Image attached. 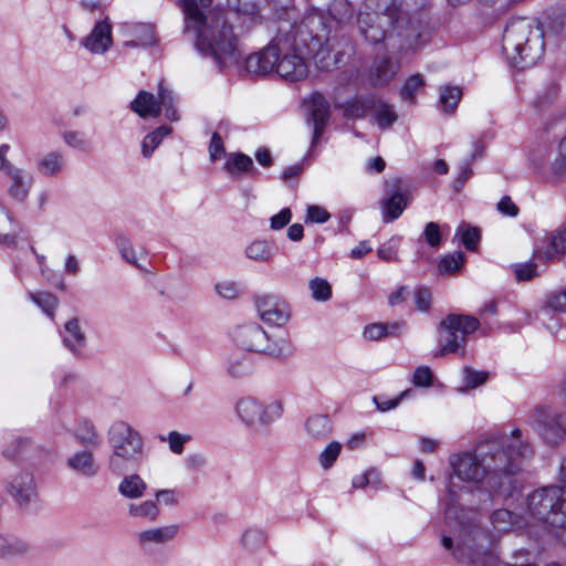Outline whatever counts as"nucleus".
Here are the masks:
<instances>
[{"instance_id": "1", "label": "nucleus", "mask_w": 566, "mask_h": 566, "mask_svg": "<svg viewBox=\"0 0 566 566\" xmlns=\"http://www.w3.org/2000/svg\"><path fill=\"white\" fill-rule=\"evenodd\" d=\"M533 454L532 444L522 439L520 429H514L509 436L479 443L473 452L451 457L450 464L461 481L506 497L517 488L522 462Z\"/></svg>"}, {"instance_id": "2", "label": "nucleus", "mask_w": 566, "mask_h": 566, "mask_svg": "<svg viewBox=\"0 0 566 566\" xmlns=\"http://www.w3.org/2000/svg\"><path fill=\"white\" fill-rule=\"evenodd\" d=\"M212 0H184L185 31L196 36V48L211 57L219 69L237 65L241 60L232 27L221 10L208 9Z\"/></svg>"}, {"instance_id": "3", "label": "nucleus", "mask_w": 566, "mask_h": 566, "mask_svg": "<svg viewBox=\"0 0 566 566\" xmlns=\"http://www.w3.org/2000/svg\"><path fill=\"white\" fill-rule=\"evenodd\" d=\"M543 31L526 18L512 19L504 28L502 50L517 69L536 64L544 52Z\"/></svg>"}, {"instance_id": "4", "label": "nucleus", "mask_w": 566, "mask_h": 566, "mask_svg": "<svg viewBox=\"0 0 566 566\" xmlns=\"http://www.w3.org/2000/svg\"><path fill=\"white\" fill-rule=\"evenodd\" d=\"M525 525H566V489L547 486L535 490L526 499Z\"/></svg>"}, {"instance_id": "5", "label": "nucleus", "mask_w": 566, "mask_h": 566, "mask_svg": "<svg viewBox=\"0 0 566 566\" xmlns=\"http://www.w3.org/2000/svg\"><path fill=\"white\" fill-rule=\"evenodd\" d=\"M108 442L113 449L108 459L112 472L120 474L140 463L144 454L143 438L126 422H115L111 427Z\"/></svg>"}, {"instance_id": "6", "label": "nucleus", "mask_w": 566, "mask_h": 566, "mask_svg": "<svg viewBox=\"0 0 566 566\" xmlns=\"http://www.w3.org/2000/svg\"><path fill=\"white\" fill-rule=\"evenodd\" d=\"M441 542L458 562L465 564L481 562L491 547L490 536L484 531L475 524L463 522L454 538L444 535Z\"/></svg>"}, {"instance_id": "7", "label": "nucleus", "mask_w": 566, "mask_h": 566, "mask_svg": "<svg viewBox=\"0 0 566 566\" xmlns=\"http://www.w3.org/2000/svg\"><path fill=\"white\" fill-rule=\"evenodd\" d=\"M480 326L476 317L470 315L449 314L439 329L440 353L442 355L463 349L467 336Z\"/></svg>"}, {"instance_id": "8", "label": "nucleus", "mask_w": 566, "mask_h": 566, "mask_svg": "<svg viewBox=\"0 0 566 566\" xmlns=\"http://www.w3.org/2000/svg\"><path fill=\"white\" fill-rule=\"evenodd\" d=\"M239 418L255 430L266 429L283 413V405L279 399L262 401L255 397L247 396L237 403Z\"/></svg>"}, {"instance_id": "9", "label": "nucleus", "mask_w": 566, "mask_h": 566, "mask_svg": "<svg viewBox=\"0 0 566 566\" xmlns=\"http://www.w3.org/2000/svg\"><path fill=\"white\" fill-rule=\"evenodd\" d=\"M234 342L244 350L255 353H268L274 356H289L293 353L291 343L286 339H282V346L275 348L269 343V337L264 329L255 324H247L239 326L233 332Z\"/></svg>"}, {"instance_id": "10", "label": "nucleus", "mask_w": 566, "mask_h": 566, "mask_svg": "<svg viewBox=\"0 0 566 566\" xmlns=\"http://www.w3.org/2000/svg\"><path fill=\"white\" fill-rule=\"evenodd\" d=\"M534 417L536 429L547 444L556 446L566 440V412L537 406Z\"/></svg>"}, {"instance_id": "11", "label": "nucleus", "mask_w": 566, "mask_h": 566, "mask_svg": "<svg viewBox=\"0 0 566 566\" xmlns=\"http://www.w3.org/2000/svg\"><path fill=\"white\" fill-rule=\"evenodd\" d=\"M283 46H286V39L274 38L265 48L250 54L245 60L248 72L259 75L276 72L277 60L283 52Z\"/></svg>"}, {"instance_id": "12", "label": "nucleus", "mask_w": 566, "mask_h": 566, "mask_svg": "<svg viewBox=\"0 0 566 566\" xmlns=\"http://www.w3.org/2000/svg\"><path fill=\"white\" fill-rule=\"evenodd\" d=\"M254 303L260 318L266 324L283 326L291 318V306L279 296L260 295Z\"/></svg>"}, {"instance_id": "13", "label": "nucleus", "mask_w": 566, "mask_h": 566, "mask_svg": "<svg viewBox=\"0 0 566 566\" xmlns=\"http://www.w3.org/2000/svg\"><path fill=\"white\" fill-rule=\"evenodd\" d=\"M276 73L290 82H297L305 78L308 74V65L305 57L286 39V46L279 56Z\"/></svg>"}, {"instance_id": "14", "label": "nucleus", "mask_w": 566, "mask_h": 566, "mask_svg": "<svg viewBox=\"0 0 566 566\" xmlns=\"http://www.w3.org/2000/svg\"><path fill=\"white\" fill-rule=\"evenodd\" d=\"M304 104L307 111L306 119L313 124L312 144L314 145L325 130L331 114V106L321 93L312 94L304 101Z\"/></svg>"}, {"instance_id": "15", "label": "nucleus", "mask_w": 566, "mask_h": 566, "mask_svg": "<svg viewBox=\"0 0 566 566\" xmlns=\"http://www.w3.org/2000/svg\"><path fill=\"white\" fill-rule=\"evenodd\" d=\"M4 489L20 506L25 505L35 495L33 474L25 470L18 471L6 481Z\"/></svg>"}, {"instance_id": "16", "label": "nucleus", "mask_w": 566, "mask_h": 566, "mask_svg": "<svg viewBox=\"0 0 566 566\" xmlns=\"http://www.w3.org/2000/svg\"><path fill=\"white\" fill-rule=\"evenodd\" d=\"M7 193L15 202L22 203L29 198L34 185V177L21 167L4 175Z\"/></svg>"}, {"instance_id": "17", "label": "nucleus", "mask_w": 566, "mask_h": 566, "mask_svg": "<svg viewBox=\"0 0 566 566\" xmlns=\"http://www.w3.org/2000/svg\"><path fill=\"white\" fill-rule=\"evenodd\" d=\"M545 245L538 247L534 255L543 261H553L566 253V224L546 234Z\"/></svg>"}, {"instance_id": "18", "label": "nucleus", "mask_w": 566, "mask_h": 566, "mask_svg": "<svg viewBox=\"0 0 566 566\" xmlns=\"http://www.w3.org/2000/svg\"><path fill=\"white\" fill-rule=\"evenodd\" d=\"M82 44L94 54L106 52L112 45V25L107 20L97 22Z\"/></svg>"}, {"instance_id": "19", "label": "nucleus", "mask_w": 566, "mask_h": 566, "mask_svg": "<svg viewBox=\"0 0 566 566\" xmlns=\"http://www.w3.org/2000/svg\"><path fill=\"white\" fill-rule=\"evenodd\" d=\"M66 465L85 478H93L99 471V467L95 462L93 453L87 450L76 452L69 457Z\"/></svg>"}, {"instance_id": "20", "label": "nucleus", "mask_w": 566, "mask_h": 566, "mask_svg": "<svg viewBox=\"0 0 566 566\" xmlns=\"http://www.w3.org/2000/svg\"><path fill=\"white\" fill-rule=\"evenodd\" d=\"M63 343L74 355H80L85 346L86 336L82 332L76 317H73L65 323Z\"/></svg>"}, {"instance_id": "21", "label": "nucleus", "mask_w": 566, "mask_h": 566, "mask_svg": "<svg viewBox=\"0 0 566 566\" xmlns=\"http://www.w3.org/2000/svg\"><path fill=\"white\" fill-rule=\"evenodd\" d=\"M132 109L140 117H157L160 114V103L151 93L140 91L130 104Z\"/></svg>"}, {"instance_id": "22", "label": "nucleus", "mask_w": 566, "mask_h": 566, "mask_svg": "<svg viewBox=\"0 0 566 566\" xmlns=\"http://www.w3.org/2000/svg\"><path fill=\"white\" fill-rule=\"evenodd\" d=\"M178 531V525L150 528L138 534V542L140 545H146L148 543L165 544L172 541L177 536Z\"/></svg>"}, {"instance_id": "23", "label": "nucleus", "mask_w": 566, "mask_h": 566, "mask_svg": "<svg viewBox=\"0 0 566 566\" xmlns=\"http://www.w3.org/2000/svg\"><path fill=\"white\" fill-rule=\"evenodd\" d=\"M332 430V421L325 415H314L305 421V431L312 439L324 440L329 437Z\"/></svg>"}, {"instance_id": "24", "label": "nucleus", "mask_w": 566, "mask_h": 566, "mask_svg": "<svg viewBox=\"0 0 566 566\" xmlns=\"http://www.w3.org/2000/svg\"><path fill=\"white\" fill-rule=\"evenodd\" d=\"M491 523L497 532H509L512 527L516 526L522 528L525 525L522 516H514L509 510H495L491 515Z\"/></svg>"}, {"instance_id": "25", "label": "nucleus", "mask_w": 566, "mask_h": 566, "mask_svg": "<svg viewBox=\"0 0 566 566\" xmlns=\"http://www.w3.org/2000/svg\"><path fill=\"white\" fill-rule=\"evenodd\" d=\"M64 164V155L61 151H51L38 161L36 169L42 176L52 177L63 170Z\"/></svg>"}, {"instance_id": "26", "label": "nucleus", "mask_w": 566, "mask_h": 566, "mask_svg": "<svg viewBox=\"0 0 566 566\" xmlns=\"http://www.w3.org/2000/svg\"><path fill=\"white\" fill-rule=\"evenodd\" d=\"M370 112L374 114L380 128L390 127L398 118L394 107L376 96H374Z\"/></svg>"}, {"instance_id": "27", "label": "nucleus", "mask_w": 566, "mask_h": 566, "mask_svg": "<svg viewBox=\"0 0 566 566\" xmlns=\"http://www.w3.org/2000/svg\"><path fill=\"white\" fill-rule=\"evenodd\" d=\"M371 103H374V95H368L348 101L345 104H336V107L342 108L344 116L347 118H360L370 112Z\"/></svg>"}, {"instance_id": "28", "label": "nucleus", "mask_w": 566, "mask_h": 566, "mask_svg": "<svg viewBox=\"0 0 566 566\" xmlns=\"http://www.w3.org/2000/svg\"><path fill=\"white\" fill-rule=\"evenodd\" d=\"M147 489L138 474L126 475L118 485V492L127 499L142 497Z\"/></svg>"}, {"instance_id": "29", "label": "nucleus", "mask_w": 566, "mask_h": 566, "mask_svg": "<svg viewBox=\"0 0 566 566\" xmlns=\"http://www.w3.org/2000/svg\"><path fill=\"white\" fill-rule=\"evenodd\" d=\"M275 254L273 245L265 240H255L245 249V255L254 261L270 263Z\"/></svg>"}, {"instance_id": "30", "label": "nucleus", "mask_w": 566, "mask_h": 566, "mask_svg": "<svg viewBox=\"0 0 566 566\" xmlns=\"http://www.w3.org/2000/svg\"><path fill=\"white\" fill-rule=\"evenodd\" d=\"M252 169L253 161L251 157L242 153L229 155L227 161L224 163V170L234 178L240 177L242 174Z\"/></svg>"}, {"instance_id": "31", "label": "nucleus", "mask_w": 566, "mask_h": 566, "mask_svg": "<svg viewBox=\"0 0 566 566\" xmlns=\"http://www.w3.org/2000/svg\"><path fill=\"white\" fill-rule=\"evenodd\" d=\"M30 546L27 542L15 537L0 536V557L10 558L27 554Z\"/></svg>"}, {"instance_id": "32", "label": "nucleus", "mask_w": 566, "mask_h": 566, "mask_svg": "<svg viewBox=\"0 0 566 566\" xmlns=\"http://www.w3.org/2000/svg\"><path fill=\"white\" fill-rule=\"evenodd\" d=\"M75 439L84 447L96 448L101 444L95 427L87 420L78 423L74 431Z\"/></svg>"}, {"instance_id": "33", "label": "nucleus", "mask_w": 566, "mask_h": 566, "mask_svg": "<svg viewBox=\"0 0 566 566\" xmlns=\"http://www.w3.org/2000/svg\"><path fill=\"white\" fill-rule=\"evenodd\" d=\"M228 374L233 378H241L251 371L249 356L242 353H233L228 359Z\"/></svg>"}, {"instance_id": "34", "label": "nucleus", "mask_w": 566, "mask_h": 566, "mask_svg": "<svg viewBox=\"0 0 566 566\" xmlns=\"http://www.w3.org/2000/svg\"><path fill=\"white\" fill-rule=\"evenodd\" d=\"M407 207L406 198L402 193L396 192L389 199L384 201V221L389 222L397 219Z\"/></svg>"}, {"instance_id": "35", "label": "nucleus", "mask_w": 566, "mask_h": 566, "mask_svg": "<svg viewBox=\"0 0 566 566\" xmlns=\"http://www.w3.org/2000/svg\"><path fill=\"white\" fill-rule=\"evenodd\" d=\"M398 72V66L389 59H381L376 62L374 67V82L376 85H384L391 81Z\"/></svg>"}, {"instance_id": "36", "label": "nucleus", "mask_w": 566, "mask_h": 566, "mask_svg": "<svg viewBox=\"0 0 566 566\" xmlns=\"http://www.w3.org/2000/svg\"><path fill=\"white\" fill-rule=\"evenodd\" d=\"M171 133L168 126H160L153 133L145 136L142 143V153L144 157L149 158L153 151L160 145L163 139Z\"/></svg>"}, {"instance_id": "37", "label": "nucleus", "mask_w": 566, "mask_h": 566, "mask_svg": "<svg viewBox=\"0 0 566 566\" xmlns=\"http://www.w3.org/2000/svg\"><path fill=\"white\" fill-rule=\"evenodd\" d=\"M462 92L459 87L454 86H444L440 90V106L442 111L447 114H451L458 107L459 102L461 101Z\"/></svg>"}, {"instance_id": "38", "label": "nucleus", "mask_w": 566, "mask_h": 566, "mask_svg": "<svg viewBox=\"0 0 566 566\" xmlns=\"http://www.w3.org/2000/svg\"><path fill=\"white\" fill-rule=\"evenodd\" d=\"M551 311L559 313L566 312V286L551 293L541 307L539 313L547 315Z\"/></svg>"}, {"instance_id": "39", "label": "nucleus", "mask_w": 566, "mask_h": 566, "mask_svg": "<svg viewBox=\"0 0 566 566\" xmlns=\"http://www.w3.org/2000/svg\"><path fill=\"white\" fill-rule=\"evenodd\" d=\"M490 378V374L484 370H475L471 367L463 368V389H474L484 386Z\"/></svg>"}, {"instance_id": "40", "label": "nucleus", "mask_w": 566, "mask_h": 566, "mask_svg": "<svg viewBox=\"0 0 566 566\" xmlns=\"http://www.w3.org/2000/svg\"><path fill=\"white\" fill-rule=\"evenodd\" d=\"M424 86V80L421 74L411 75L403 84L400 95L403 101L413 103L416 93Z\"/></svg>"}, {"instance_id": "41", "label": "nucleus", "mask_w": 566, "mask_h": 566, "mask_svg": "<svg viewBox=\"0 0 566 566\" xmlns=\"http://www.w3.org/2000/svg\"><path fill=\"white\" fill-rule=\"evenodd\" d=\"M465 261V255L462 252H454L446 255L439 263V271L441 273L451 274L459 271Z\"/></svg>"}, {"instance_id": "42", "label": "nucleus", "mask_w": 566, "mask_h": 566, "mask_svg": "<svg viewBox=\"0 0 566 566\" xmlns=\"http://www.w3.org/2000/svg\"><path fill=\"white\" fill-rule=\"evenodd\" d=\"M457 234L461 235V241L465 249L469 251H474L481 239V233L478 228H472L464 224L457 229Z\"/></svg>"}, {"instance_id": "43", "label": "nucleus", "mask_w": 566, "mask_h": 566, "mask_svg": "<svg viewBox=\"0 0 566 566\" xmlns=\"http://www.w3.org/2000/svg\"><path fill=\"white\" fill-rule=\"evenodd\" d=\"M115 244H116L124 261H126L127 263H129L138 269H142V266L139 265V263L137 261L136 252H135L133 245L130 244L129 240L126 237L118 235L115 240Z\"/></svg>"}, {"instance_id": "44", "label": "nucleus", "mask_w": 566, "mask_h": 566, "mask_svg": "<svg viewBox=\"0 0 566 566\" xmlns=\"http://www.w3.org/2000/svg\"><path fill=\"white\" fill-rule=\"evenodd\" d=\"M308 287L312 293V297L316 301H327L332 296V287L329 283L323 279L315 277L310 281Z\"/></svg>"}, {"instance_id": "45", "label": "nucleus", "mask_w": 566, "mask_h": 566, "mask_svg": "<svg viewBox=\"0 0 566 566\" xmlns=\"http://www.w3.org/2000/svg\"><path fill=\"white\" fill-rule=\"evenodd\" d=\"M158 102L160 103V107L165 108L166 117L170 120L178 119L177 111L174 107V96L172 93L166 88L163 83L159 84L158 90Z\"/></svg>"}, {"instance_id": "46", "label": "nucleus", "mask_w": 566, "mask_h": 566, "mask_svg": "<svg viewBox=\"0 0 566 566\" xmlns=\"http://www.w3.org/2000/svg\"><path fill=\"white\" fill-rule=\"evenodd\" d=\"M129 513L137 517H147L150 521H155L159 515V509L153 501H145L137 505H130Z\"/></svg>"}, {"instance_id": "47", "label": "nucleus", "mask_w": 566, "mask_h": 566, "mask_svg": "<svg viewBox=\"0 0 566 566\" xmlns=\"http://www.w3.org/2000/svg\"><path fill=\"white\" fill-rule=\"evenodd\" d=\"M31 298L48 316L53 317V313L59 304L57 298L53 294L45 292L34 293L31 294Z\"/></svg>"}, {"instance_id": "48", "label": "nucleus", "mask_w": 566, "mask_h": 566, "mask_svg": "<svg viewBox=\"0 0 566 566\" xmlns=\"http://www.w3.org/2000/svg\"><path fill=\"white\" fill-rule=\"evenodd\" d=\"M511 269L518 282L531 281L538 275L537 265L534 262L515 263Z\"/></svg>"}, {"instance_id": "49", "label": "nucleus", "mask_w": 566, "mask_h": 566, "mask_svg": "<svg viewBox=\"0 0 566 566\" xmlns=\"http://www.w3.org/2000/svg\"><path fill=\"white\" fill-rule=\"evenodd\" d=\"M401 239L399 237H391L387 242L381 244L377 251L378 256L386 261H397V253Z\"/></svg>"}, {"instance_id": "50", "label": "nucleus", "mask_w": 566, "mask_h": 566, "mask_svg": "<svg viewBox=\"0 0 566 566\" xmlns=\"http://www.w3.org/2000/svg\"><path fill=\"white\" fill-rule=\"evenodd\" d=\"M13 220L9 212L0 207V239L4 242L12 243L14 241Z\"/></svg>"}, {"instance_id": "51", "label": "nucleus", "mask_w": 566, "mask_h": 566, "mask_svg": "<svg viewBox=\"0 0 566 566\" xmlns=\"http://www.w3.org/2000/svg\"><path fill=\"white\" fill-rule=\"evenodd\" d=\"M408 394L409 391H401L394 398H389L388 396L381 394L374 396L373 400L376 403L378 410L388 411L397 407L405 398L408 397Z\"/></svg>"}, {"instance_id": "52", "label": "nucleus", "mask_w": 566, "mask_h": 566, "mask_svg": "<svg viewBox=\"0 0 566 566\" xmlns=\"http://www.w3.org/2000/svg\"><path fill=\"white\" fill-rule=\"evenodd\" d=\"M340 450L342 444L339 442H331L319 454V462L322 467L325 469L331 468L338 458Z\"/></svg>"}, {"instance_id": "53", "label": "nucleus", "mask_w": 566, "mask_h": 566, "mask_svg": "<svg viewBox=\"0 0 566 566\" xmlns=\"http://www.w3.org/2000/svg\"><path fill=\"white\" fill-rule=\"evenodd\" d=\"M161 441H168L169 449L171 452L176 454H181L184 452V446L186 442L191 440L189 434H181L177 431L169 432L168 437H160Z\"/></svg>"}, {"instance_id": "54", "label": "nucleus", "mask_w": 566, "mask_h": 566, "mask_svg": "<svg viewBox=\"0 0 566 566\" xmlns=\"http://www.w3.org/2000/svg\"><path fill=\"white\" fill-rule=\"evenodd\" d=\"M422 238L431 248H438L441 244V232L438 223L430 221L426 224Z\"/></svg>"}, {"instance_id": "55", "label": "nucleus", "mask_w": 566, "mask_h": 566, "mask_svg": "<svg viewBox=\"0 0 566 566\" xmlns=\"http://www.w3.org/2000/svg\"><path fill=\"white\" fill-rule=\"evenodd\" d=\"M412 382L417 387H433L437 384L433 380L432 371L429 367H418L413 373Z\"/></svg>"}, {"instance_id": "56", "label": "nucleus", "mask_w": 566, "mask_h": 566, "mask_svg": "<svg viewBox=\"0 0 566 566\" xmlns=\"http://www.w3.org/2000/svg\"><path fill=\"white\" fill-rule=\"evenodd\" d=\"M554 170L557 175L566 174V135L559 140L554 160Z\"/></svg>"}, {"instance_id": "57", "label": "nucleus", "mask_w": 566, "mask_h": 566, "mask_svg": "<svg viewBox=\"0 0 566 566\" xmlns=\"http://www.w3.org/2000/svg\"><path fill=\"white\" fill-rule=\"evenodd\" d=\"M64 142L75 148L87 149L90 146L88 140L85 138L84 134L75 130H69L63 134Z\"/></svg>"}, {"instance_id": "58", "label": "nucleus", "mask_w": 566, "mask_h": 566, "mask_svg": "<svg viewBox=\"0 0 566 566\" xmlns=\"http://www.w3.org/2000/svg\"><path fill=\"white\" fill-rule=\"evenodd\" d=\"M363 335L368 340H380L387 336V327L382 323H373L364 328Z\"/></svg>"}, {"instance_id": "59", "label": "nucleus", "mask_w": 566, "mask_h": 566, "mask_svg": "<svg viewBox=\"0 0 566 566\" xmlns=\"http://www.w3.org/2000/svg\"><path fill=\"white\" fill-rule=\"evenodd\" d=\"M415 302L417 310L427 312L431 305V292L426 287H419L415 292Z\"/></svg>"}, {"instance_id": "60", "label": "nucleus", "mask_w": 566, "mask_h": 566, "mask_svg": "<svg viewBox=\"0 0 566 566\" xmlns=\"http://www.w3.org/2000/svg\"><path fill=\"white\" fill-rule=\"evenodd\" d=\"M291 210L289 208H284L270 219V227L275 231L281 230L291 221Z\"/></svg>"}, {"instance_id": "61", "label": "nucleus", "mask_w": 566, "mask_h": 566, "mask_svg": "<svg viewBox=\"0 0 566 566\" xmlns=\"http://www.w3.org/2000/svg\"><path fill=\"white\" fill-rule=\"evenodd\" d=\"M337 55L331 61V53L328 51L321 50L315 56V63L318 69L323 71H329L337 64Z\"/></svg>"}, {"instance_id": "62", "label": "nucleus", "mask_w": 566, "mask_h": 566, "mask_svg": "<svg viewBox=\"0 0 566 566\" xmlns=\"http://www.w3.org/2000/svg\"><path fill=\"white\" fill-rule=\"evenodd\" d=\"M306 218L311 222L324 223L329 219V213L319 206H310Z\"/></svg>"}, {"instance_id": "63", "label": "nucleus", "mask_w": 566, "mask_h": 566, "mask_svg": "<svg viewBox=\"0 0 566 566\" xmlns=\"http://www.w3.org/2000/svg\"><path fill=\"white\" fill-rule=\"evenodd\" d=\"M224 153V146L221 136L218 133H213L210 145L209 154L212 161H216Z\"/></svg>"}, {"instance_id": "64", "label": "nucleus", "mask_w": 566, "mask_h": 566, "mask_svg": "<svg viewBox=\"0 0 566 566\" xmlns=\"http://www.w3.org/2000/svg\"><path fill=\"white\" fill-rule=\"evenodd\" d=\"M217 293L227 300L235 298L238 295L237 285L232 282H221L216 285Z\"/></svg>"}]
</instances>
